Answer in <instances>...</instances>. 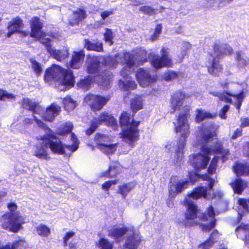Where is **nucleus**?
I'll return each mask as SVG.
<instances>
[{
	"label": "nucleus",
	"instance_id": "1",
	"mask_svg": "<svg viewBox=\"0 0 249 249\" xmlns=\"http://www.w3.org/2000/svg\"><path fill=\"white\" fill-rule=\"evenodd\" d=\"M37 141H42V143L36 146V149L33 155L39 159L50 160L51 157L48 153V149H50L54 154H66L65 149H67L71 153L74 152L78 148L77 144L71 145L65 144L61 140L53 134L42 135L36 139Z\"/></svg>",
	"mask_w": 249,
	"mask_h": 249
},
{
	"label": "nucleus",
	"instance_id": "2",
	"mask_svg": "<svg viewBox=\"0 0 249 249\" xmlns=\"http://www.w3.org/2000/svg\"><path fill=\"white\" fill-rule=\"evenodd\" d=\"M121 127H125L123 129L120 133V137L128 143L131 147H134L136 142L140 139V133L138 126L140 121L131 120L130 113L127 111H123L119 118Z\"/></svg>",
	"mask_w": 249,
	"mask_h": 249
},
{
	"label": "nucleus",
	"instance_id": "3",
	"mask_svg": "<svg viewBox=\"0 0 249 249\" xmlns=\"http://www.w3.org/2000/svg\"><path fill=\"white\" fill-rule=\"evenodd\" d=\"M183 111L179 113L177 119V125H176L174 130L176 133H180L182 140H178V147L176 151L177 161H181L183 155V149L185 143L186 139L190 134L189 124L187 123L188 118L190 117V111L191 107L186 105L182 108Z\"/></svg>",
	"mask_w": 249,
	"mask_h": 249
},
{
	"label": "nucleus",
	"instance_id": "4",
	"mask_svg": "<svg viewBox=\"0 0 249 249\" xmlns=\"http://www.w3.org/2000/svg\"><path fill=\"white\" fill-rule=\"evenodd\" d=\"M44 77L46 82H59L60 85L68 88L73 87L75 84L72 71L56 64L46 70Z\"/></svg>",
	"mask_w": 249,
	"mask_h": 249
},
{
	"label": "nucleus",
	"instance_id": "5",
	"mask_svg": "<svg viewBox=\"0 0 249 249\" xmlns=\"http://www.w3.org/2000/svg\"><path fill=\"white\" fill-rule=\"evenodd\" d=\"M7 208L10 212L4 213L1 218L2 227L13 232H17L22 228V225L25 223V218L16 212V203H8Z\"/></svg>",
	"mask_w": 249,
	"mask_h": 249
},
{
	"label": "nucleus",
	"instance_id": "6",
	"mask_svg": "<svg viewBox=\"0 0 249 249\" xmlns=\"http://www.w3.org/2000/svg\"><path fill=\"white\" fill-rule=\"evenodd\" d=\"M117 64V61L110 56L105 57L102 63L97 58L92 59L87 66V72L106 79L110 75L108 70L115 68Z\"/></svg>",
	"mask_w": 249,
	"mask_h": 249
},
{
	"label": "nucleus",
	"instance_id": "7",
	"mask_svg": "<svg viewBox=\"0 0 249 249\" xmlns=\"http://www.w3.org/2000/svg\"><path fill=\"white\" fill-rule=\"evenodd\" d=\"M199 174L190 171L188 173V179L185 180H178L177 176H172L169 182L168 196L172 199L182 193L188 187L189 182L194 184L199 179Z\"/></svg>",
	"mask_w": 249,
	"mask_h": 249
},
{
	"label": "nucleus",
	"instance_id": "8",
	"mask_svg": "<svg viewBox=\"0 0 249 249\" xmlns=\"http://www.w3.org/2000/svg\"><path fill=\"white\" fill-rule=\"evenodd\" d=\"M150 57V63L156 70L162 68H170L173 66L172 59L170 57L168 49L163 47L160 50V56L153 53Z\"/></svg>",
	"mask_w": 249,
	"mask_h": 249
},
{
	"label": "nucleus",
	"instance_id": "9",
	"mask_svg": "<svg viewBox=\"0 0 249 249\" xmlns=\"http://www.w3.org/2000/svg\"><path fill=\"white\" fill-rule=\"evenodd\" d=\"M201 151L203 154H193L190 156V162L196 170L205 169L210 160L209 156L212 153L211 149L204 146L202 147Z\"/></svg>",
	"mask_w": 249,
	"mask_h": 249
},
{
	"label": "nucleus",
	"instance_id": "10",
	"mask_svg": "<svg viewBox=\"0 0 249 249\" xmlns=\"http://www.w3.org/2000/svg\"><path fill=\"white\" fill-rule=\"evenodd\" d=\"M135 77L139 85L144 88L155 83L158 79L157 75H151L149 71L143 68H139L137 70Z\"/></svg>",
	"mask_w": 249,
	"mask_h": 249
},
{
	"label": "nucleus",
	"instance_id": "11",
	"mask_svg": "<svg viewBox=\"0 0 249 249\" xmlns=\"http://www.w3.org/2000/svg\"><path fill=\"white\" fill-rule=\"evenodd\" d=\"M239 86L238 85L231 84L229 87L231 89L229 91L224 90L226 94H221L220 95H219V99L227 103H231V99L230 97L232 96L236 101L235 103L236 108L240 109L244 99L243 89H242L239 92H236L232 89L233 87Z\"/></svg>",
	"mask_w": 249,
	"mask_h": 249
},
{
	"label": "nucleus",
	"instance_id": "12",
	"mask_svg": "<svg viewBox=\"0 0 249 249\" xmlns=\"http://www.w3.org/2000/svg\"><path fill=\"white\" fill-rule=\"evenodd\" d=\"M215 215L214 209L211 205L208 208L206 213H202L201 215L198 216L199 220L201 221H210L208 223L199 224L203 231H209L215 227L216 219Z\"/></svg>",
	"mask_w": 249,
	"mask_h": 249
},
{
	"label": "nucleus",
	"instance_id": "13",
	"mask_svg": "<svg viewBox=\"0 0 249 249\" xmlns=\"http://www.w3.org/2000/svg\"><path fill=\"white\" fill-rule=\"evenodd\" d=\"M110 99V97L109 96H105L92 94H89L85 97V100L86 102H90L89 105L93 111L101 110Z\"/></svg>",
	"mask_w": 249,
	"mask_h": 249
},
{
	"label": "nucleus",
	"instance_id": "14",
	"mask_svg": "<svg viewBox=\"0 0 249 249\" xmlns=\"http://www.w3.org/2000/svg\"><path fill=\"white\" fill-rule=\"evenodd\" d=\"M31 32L29 35L31 37L40 39L46 36L45 32L42 31L43 27V22L38 17H33L30 20Z\"/></svg>",
	"mask_w": 249,
	"mask_h": 249
},
{
	"label": "nucleus",
	"instance_id": "15",
	"mask_svg": "<svg viewBox=\"0 0 249 249\" xmlns=\"http://www.w3.org/2000/svg\"><path fill=\"white\" fill-rule=\"evenodd\" d=\"M184 204L187 208L184 214L186 220L184 222V226L188 227L196 225L197 222H189L188 220H193L197 218L198 213L197 205L195 203H184Z\"/></svg>",
	"mask_w": 249,
	"mask_h": 249
},
{
	"label": "nucleus",
	"instance_id": "16",
	"mask_svg": "<svg viewBox=\"0 0 249 249\" xmlns=\"http://www.w3.org/2000/svg\"><path fill=\"white\" fill-rule=\"evenodd\" d=\"M99 125L103 124L114 128L118 127V123L114 116L108 112L104 111L101 112L98 118L94 117Z\"/></svg>",
	"mask_w": 249,
	"mask_h": 249
},
{
	"label": "nucleus",
	"instance_id": "17",
	"mask_svg": "<svg viewBox=\"0 0 249 249\" xmlns=\"http://www.w3.org/2000/svg\"><path fill=\"white\" fill-rule=\"evenodd\" d=\"M185 97V94L179 90L176 91L173 94L170 100V107L173 110L171 112V113H174L176 111L180 109Z\"/></svg>",
	"mask_w": 249,
	"mask_h": 249
},
{
	"label": "nucleus",
	"instance_id": "18",
	"mask_svg": "<svg viewBox=\"0 0 249 249\" xmlns=\"http://www.w3.org/2000/svg\"><path fill=\"white\" fill-rule=\"evenodd\" d=\"M87 17L86 11L78 8L73 11L68 19L69 24L71 26H77Z\"/></svg>",
	"mask_w": 249,
	"mask_h": 249
},
{
	"label": "nucleus",
	"instance_id": "19",
	"mask_svg": "<svg viewBox=\"0 0 249 249\" xmlns=\"http://www.w3.org/2000/svg\"><path fill=\"white\" fill-rule=\"evenodd\" d=\"M60 111L61 107L53 103L46 108L42 117L45 121L52 122L55 118L59 114Z\"/></svg>",
	"mask_w": 249,
	"mask_h": 249
},
{
	"label": "nucleus",
	"instance_id": "20",
	"mask_svg": "<svg viewBox=\"0 0 249 249\" xmlns=\"http://www.w3.org/2000/svg\"><path fill=\"white\" fill-rule=\"evenodd\" d=\"M122 166L118 161H113L111 163L108 169L103 172L101 177L107 178H114L122 171Z\"/></svg>",
	"mask_w": 249,
	"mask_h": 249
},
{
	"label": "nucleus",
	"instance_id": "21",
	"mask_svg": "<svg viewBox=\"0 0 249 249\" xmlns=\"http://www.w3.org/2000/svg\"><path fill=\"white\" fill-rule=\"evenodd\" d=\"M21 106L23 108L28 109L33 114H39L43 109L38 102L33 101L32 99L25 98L22 100Z\"/></svg>",
	"mask_w": 249,
	"mask_h": 249
},
{
	"label": "nucleus",
	"instance_id": "22",
	"mask_svg": "<svg viewBox=\"0 0 249 249\" xmlns=\"http://www.w3.org/2000/svg\"><path fill=\"white\" fill-rule=\"evenodd\" d=\"M128 231V228L125 226L113 227L108 230L107 236L113 239L116 242L119 243Z\"/></svg>",
	"mask_w": 249,
	"mask_h": 249
},
{
	"label": "nucleus",
	"instance_id": "23",
	"mask_svg": "<svg viewBox=\"0 0 249 249\" xmlns=\"http://www.w3.org/2000/svg\"><path fill=\"white\" fill-rule=\"evenodd\" d=\"M123 59L126 64V66L121 70L120 73L124 78H126L128 77L130 73V71L127 70L126 67L130 69L134 66V55L129 52L125 53L123 55Z\"/></svg>",
	"mask_w": 249,
	"mask_h": 249
},
{
	"label": "nucleus",
	"instance_id": "24",
	"mask_svg": "<svg viewBox=\"0 0 249 249\" xmlns=\"http://www.w3.org/2000/svg\"><path fill=\"white\" fill-rule=\"evenodd\" d=\"M141 241L139 235L133 233L127 236L123 248L124 249H138Z\"/></svg>",
	"mask_w": 249,
	"mask_h": 249
},
{
	"label": "nucleus",
	"instance_id": "25",
	"mask_svg": "<svg viewBox=\"0 0 249 249\" xmlns=\"http://www.w3.org/2000/svg\"><path fill=\"white\" fill-rule=\"evenodd\" d=\"M85 56V53L82 51L74 52L70 63L71 68L74 69H78L81 67Z\"/></svg>",
	"mask_w": 249,
	"mask_h": 249
},
{
	"label": "nucleus",
	"instance_id": "26",
	"mask_svg": "<svg viewBox=\"0 0 249 249\" xmlns=\"http://www.w3.org/2000/svg\"><path fill=\"white\" fill-rule=\"evenodd\" d=\"M237 236L245 240V244L249 248V225L241 224L236 229Z\"/></svg>",
	"mask_w": 249,
	"mask_h": 249
},
{
	"label": "nucleus",
	"instance_id": "27",
	"mask_svg": "<svg viewBox=\"0 0 249 249\" xmlns=\"http://www.w3.org/2000/svg\"><path fill=\"white\" fill-rule=\"evenodd\" d=\"M136 186L134 181L124 182L119 185L117 193L121 195L122 197L125 199L127 195L134 189Z\"/></svg>",
	"mask_w": 249,
	"mask_h": 249
},
{
	"label": "nucleus",
	"instance_id": "28",
	"mask_svg": "<svg viewBox=\"0 0 249 249\" xmlns=\"http://www.w3.org/2000/svg\"><path fill=\"white\" fill-rule=\"evenodd\" d=\"M84 47L88 51H93L97 52L104 51L103 44L101 41L91 42L89 39H84Z\"/></svg>",
	"mask_w": 249,
	"mask_h": 249
},
{
	"label": "nucleus",
	"instance_id": "29",
	"mask_svg": "<svg viewBox=\"0 0 249 249\" xmlns=\"http://www.w3.org/2000/svg\"><path fill=\"white\" fill-rule=\"evenodd\" d=\"M23 27V20L19 16H17L8 22L7 29L12 30V33H17Z\"/></svg>",
	"mask_w": 249,
	"mask_h": 249
},
{
	"label": "nucleus",
	"instance_id": "30",
	"mask_svg": "<svg viewBox=\"0 0 249 249\" xmlns=\"http://www.w3.org/2000/svg\"><path fill=\"white\" fill-rule=\"evenodd\" d=\"M235 55V60L238 68H244L249 64V58L244 52L237 51Z\"/></svg>",
	"mask_w": 249,
	"mask_h": 249
},
{
	"label": "nucleus",
	"instance_id": "31",
	"mask_svg": "<svg viewBox=\"0 0 249 249\" xmlns=\"http://www.w3.org/2000/svg\"><path fill=\"white\" fill-rule=\"evenodd\" d=\"M196 112L195 121L197 123H200L207 119H213L216 117L215 115L209 112L203 111L201 109H196Z\"/></svg>",
	"mask_w": 249,
	"mask_h": 249
},
{
	"label": "nucleus",
	"instance_id": "32",
	"mask_svg": "<svg viewBox=\"0 0 249 249\" xmlns=\"http://www.w3.org/2000/svg\"><path fill=\"white\" fill-rule=\"evenodd\" d=\"M130 107L134 114L142 109L143 107V104L141 97L137 95L132 98L130 101Z\"/></svg>",
	"mask_w": 249,
	"mask_h": 249
},
{
	"label": "nucleus",
	"instance_id": "33",
	"mask_svg": "<svg viewBox=\"0 0 249 249\" xmlns=\"http://www.w3.org/2000/svg\"><path fill=\"white\" fill-rule=\"evenodd\" d=\"M217 232L216 230H214L206 240L198 245V248L199 249H209L212 248L215 242L214 235L216 234Z\"/></svg>",
	"mask_w": 249,
	"mask_h": 249
},
{
	"label": "nucleus",
	"instance_id": "34",
	"mask_svg": "<svg viewBox=\"0 0 249 249\" xmlns=\"http://www.w3.org/2000/svg\"><path fill=\"white\" fill-rule=\"evenodd\" d=\"M233 209L237 211L238 213V220L240 221L244 214L249 212L248 203H235Z\"/></svg>",
	"mask_w": 249,
	"mask_h": 249
},
{
	"label": "nucleus",
	"instance_id": "35",
	"mask_svg": "<svg viewBox=\"0 0 249 249\" xmlns=\"http://www.w3.org/2000/svg\"><path fill=\"white\" fill-rule=\"evenodd\" d=\"M233 170L237 176L248 175L249 174V164L237 163L233 166Z\"/></svg>",
	"mask_w": 249,
	"mask_h": 249
},
{
	"label": "nucleus",
	"instance_id": "36",
	"mask_svg": "<svg viewBox=\"0 0 249 249\" xmlns=\"http://www.w3.org/2000/svg\"><path fill=\"white\" fill-rule=\"evenodd\" d=\"M189 196L194 199H197L201 197L206 198L207 190L204 187H196L189 194Z\"/></svg>",
	"mask_w": 249,
	"mask_h": 249
},
{
	"label": "nucleus",
	"instance_id": "37",
	"mask_svg": "<svg viewBox=\"0 0 249 249\" xmlns=\"http://www.w3.org/2000/svg\"><path fill=\"white\" fill-rule=\"evenodd\" d=\"M92 81V77L90 75H87L79 80L77 83V86L79 88L87 90L89 89Z\"/></svg>",
	"mask_w": 249,
	"mask_h": 249
},
{
	"label": "nucleus",
	"instance_id": "38",
	"mask_svg": "<svg viewBox=\"0 0 249 249\" xmlns=\"http://www.w3.org/2000/svg\"><path fill=\"white\" fill-rule=\"evenodd\" d=\"M96 246L100 249H113L114 242L110 241L107 238L102 237L99 239L96 243Z\"/></svg>",
	"mask_w": 249,
	"mask_h": 249
},
{
	"label": "nucleus",
	"instance_id": "39",
	"mask_svg": "<svg viewBox=\"0 0 249 249\" xmlns=\"http://www.w3.org/2000/svg\"><path fill=\"white\" fill-rule=\"evenodd\" d=\"M63 104L64 109L67 111L73 110L76 106V103L70 96H66L63 99Z\"/></svg>",
	"mask_w": 249,
	"mask_h": 249
},
{
	"label": "nucleus",
	"instance_id": "40",
	"mask_svg": "<svg viewBox=\"0 0 249 249\" xmlns=\"http://www.w3.org/2000/svg\"><path fill=\"white\" fill-rule=\"evenodd\" d=\"M97 147L107 155L112 154L115 151V144L98 143Z\"/></svg>",
	"mask_w": 249,
	"mask_h": 249
},
{
	"label": "nucleus",
	"instance_id": "41",
	"mask_svg": "<svg viewBox=\"0 0 249 249\" xmlns=\"http://www.w3.org/2000/svg\"><path fill=\"white\" fill-rule=\"evenodd\" d=\"M232 189L237 194H241L246 187V183L242 180L236 179L232 184Z\"/></svg>",
	"mask_w": 249,
	"mask_h": 249
},
{
	"label": "nucleus",
	"instance_id": "42",
	"mask_svg": "<svg viewBox=\"0 0 249 249\" xmlns=\"http://www.w3.org/2000/svg\"><path fill=\"white\" fill-rule=\"evenodd\" d=\"M33 119L38 126L46 131V133L43 135H50L51 134H53L54 136H56V134L45 123L38 119L36 116L33 115Z\"/></svg>",
	"mask_w": 249,
	"mask_h": 249
},
{
	"label": "nucleus",
	"instance_id": "43",
	"mask_svg": "<svg viewBox=\"0 0 249 249\" xmlns=\"http://www.w3.org/2000/svg\"><path fill=\"white\" fill-rule=\"evenodd\" d=\"M33 119L38 126L46 131V133L43 135H50L51 134H53L54 136H56V134L45 123L38 119L36 116L33 115Z\"/></svg>",
	"mask_w": 249,
	"mask_h": 249
},
{
	"label": "nucleus",
	"instance_id": "44",
	"mask_svg": "<svg viewBox=\"0 0 249 249\" xmlns=\"http://www.w3.org/2000/svg\"><path fill=\"white\" fill-rule=\"evenodd\" d=\"M72 129V124L65 123L62 127L58 128V132L55 134L60 136H64L71 132Z\"/></svg>",
	"mask_w": 249,
	"mask_h": 249
},
{
	"label": "nucleus",
	"instance_id": "45",
	"mask_svg": "<svg viewBox=\"0 0 249 249\" xmlns=\"http://www.w3.org/2000/svg\"><path fill=\"white\" fill-rule=\"evenodd\" d=\"M56 60L61 61L69 56V53L64 50H55L51 55Z\"/></svg>",
	"mask_w": 249,
	"mask_h": 249
},
{
	"label": "nucleus",
	"instance_id": "46",
	"mask_svg": "<svg viewBox=\"0 0 249 249\" xmlns=\"http://www.w3.org/2000/svg\"><path fill=\"white\" fill-rule=\"evenodd\" d=\"M29 60L33 71L36 75L37 76H40L42 72V69L41 64L33 58H30Z\"/></svg>",
	"mask_w": 249,
	"mask_h": 249
},
{
	"label": "nucleus",
	"instance_id": "47",
	"mask_svg": "<svg viewBox=\"0 0 249 249\" xmlns=\"http://www.w3.org/2000/svg\"><path fill=\"white\" fill-rule=\"evenodd\" d=\"M232 53V48L227 44H222L219 46V59L220 55H227Z\"/></svg>",
	"mask_w": 249,
	"mask_h": 249
},
{
	"label": "nucleus",
	"instance_id": "48",
	"mask_svg": "<svg viewBox=\"0 0 249 249\" xmlns=\"http://www.w3.org/2000/svg\"><path fill=\"white\" fill-rule=\"evenodd\" d=\"M139 10L140 12L149 16L155 15L157 13L156 9L148 5L142 6L139 8Z\"/></svg>",
	"mask_w": 249,
	"mask_h": 249
},
{
	"label": "nucleus",
	"instance_id": "49",
	"mask_svg": "<svg viewBox=\"0 0 249 249\" xmlns=\"http://www.w3.org/2000/svg\"><path fill=\"white\" fill-rule=\"evenodd\" d=\"M36 231L38 235L43 237L48 236L51 232L50 228L44 224L39 225L36 228Z\"/></svg>",
	"mask_w": 249,
	"mask_h": 249
},
{
	"label": "nucleus",
	"instance_id": "50",
	"mask_svg": "<svg viewBox=\"0 0 249 249\" xmlns=\"http://www.w3.org/2000/svg\"><path fill=\"white\" fill-rule=\"evenodd\" d=\"M219 160L221 159L222 162L228 159L229 151L228 149L224 148L219 143Z\"/></svg>",
	"mask_w": 249,
	"mask_h": 249
},
{
	"label": "nucleus",
	"instance_id": "51",
	"mask_svg": "<svg viewBox=\"0 0 249 249\" xmlns=\"http://www.w3.org/2000/svg\"><path fill=\"white\" fill-rule=\"evenodd\" d=\"M122 84L124 90L128 91L134 90L137 88V85L135 81L129 79L126 81H122Z\"/></svg>",
	"mask_w": 249,
	"mask_h": 249
},
{
	"label": "nucleus",
	"instance_id": "52",
	"mask_svg": "<svg viewBox=\"0 0 249 249\" xmlns=\"http://www.w3.org/2000/svg\"><path fill=\"white\" fill-rule=\"evenodd\" d=\"M99 126L100 125L97 123L95 119L93 118L90 121L89 127H88L85 131L86 134L89 136L91 135L95 132Z\"/></svg>",
	"mask_w": 249,
	"mask_h": 249
},
{
	"label": "nucleus",
	"instance_id": "53",
	"mask_svg": "<svg viewBox=\"0 0 249 249\" xmlns=\"http://www.w3.org/2000/svg\"><path fill=\"white\" fill-rule=\"evenodd\" d=\"M104 36V40L105 42H108L110 45L113 44L114 36L111 29L108 28L106 29Z\"/></svg>",
	"mask_w": 249,
	"mask_h": 249
},
{
	"label": "nucleus",
	"instance_id": "54",
	"mask_svg": "<svg viewBox=\"0 0 249 249\" xmlns=\"http://www.w3.org/2000/svg\"><path fill=\"white\" fill-rule=\"evenodd\" d=\"M138 62L139 64L142 65L143 63L148 62V54L145 50H142L138 53Z\"/></svg>",
	"mask_w": 249,
	"mask_h": 249
},
{
	"label": "nucleus",
	"instance_id": "55",
	"mask_svg": "<svg viewBox=\"0 0 249 249\" xmlns=\"http://www.w3.org/2000/svg\"><path fill=\"white\" fill-rule=\"evenodd\" d=\"M180 72L174 71H169L164 74V78L166 81H171L176 79Z\"/></svg>",
	"mask_w": 249,
	"mask_h": 249
},
{
	"label": "nucleus",
	"instance_id": "56",
	"mask_svg": "<svg viewBox=\"0 0 249 249\" xmlns=\"http://www.w3.org/2000/svg\"><path fill=\"white\" fill-rule=\"evenodd\" d=\"M119 181L118 179L107 180L104 182L101 186L102 190L106 192H108L112 185H116Z\"/></svg>",
	"mask_w": 249,
	"mask_h": 249
},
{
	"label": "nucleus",
	"instance_id": "57",
	"mask_svg": "<svg viewBox=\"0 0 249 249\" xmlns=\"http://www.w3.org/2000/svg\"><path fill=\"white\" fill-rule=\"evenodd\" d=\"M161 30L162 24L161 23L157 24L154 29V33L150 36V39L152 41H154L157 39L160 34L161 33Z\"/></svg>",
	"mask_w": 249,
	"mask_h": 249
},
{
	"label": "nucleus",
	"instance_id": "58",
	"mask_svg": "<svg viewBox=\"0 0 249 249\" xmlns=\"http://www.w3.org/2000/svg\"><path fill=\"white\" fill-rule=\"evenodd\" d=\"M15 98V96L11 93H8L5 90L0 89V100L5 101L6 99H12Z\"/></svg>",
	"mask_w": 249,
	"mask_h": 249
},
{
	"label": "nucleus",
	"instance_id": "59",
	"mask_svg": "<svg viewBox=\"0 0 249 249\" xmlns=\"http://www.w3.org/2000/svg\"><path fill=\"white\" fill-rule=\"evenodd\" d=\"M51 41L52 40L50 38H45V41L41 42V43L45 46L46 51L50 54L51 55H52L54 51L55 50L52 48V44H51Z\"/></svg>",
	"mask_w": 249,
	"mask_h": 249
},
{
	"label": "nucleus",
	"instance_id": "60",
	"mask_svg": "<svg viewBox=\"0 0 249 249\" xmlns=\"http://www.w3.org/2000/svg\"><path fill=\"white\" fill-rule=\"evenodd\" d=\"M217 161L218 156H214L208 168V173L209 174L212 175L215 173Z\"/></svg>",
	"mask_w": 249,
	"mask_h": 249
},
{
	"label": "nucleus",
	"instance_id": "61",
	"mask_svg": "<svg viewBox=\"0 0 249 249\" xmlns=\"http://www.w3.org/2000/svg\"><path fill=\"white\" fill-rule=\"evenodd\" d=\"M19 245V241H15L12 243H7L5 245L0 247V249H18Z\"/></svg>",
	"mask_w": 249,
	"mask_h": 249
},
{
	"label": "nucleus",
	"instance_id": "62",
	"mask_svg": "<svg viewBox=\"0 0 249 249\" xmlns=\"http://www.w3.org/2000/svg\"><path fill=\"white\" fill-rule=\"evenodd\" d=\"M75 234V232L73 231H69L65 233L63 238V245L64 247L68 246L69 239L74 236Z\"/></svg>",
	"mask_w": 249,
	"mask_h": 249
},
{
	"label": "nucleus",
	"instance_id": "63",
	"mask_svg": "<svg viewBox=\"0 0 249 249\" xmlns=\"http://www.w3.org/2000/svg\"><path fill=\"white\" fill-rule=\"evenodd\" d=\"M208 70L210 74L214 75L216 74L218 70L215 58L213 60L211 66L208 68Z\"/></svg>",
	"mask_w": 249,
	"mask_h": 249
},
{
	"label": "nucleus",
	"instance_id": "64",
	"mask_svg": "<svg viewBox=\"0 0 249 249\" xmlns=\"http://www.w3.org/2000/svg\"><path fill=\"white\" fill-rule=\"evenodd\" d=\"M230 108V106L229 105H226L225 106L220 110V112L219 113V116L223 119H226L227 118V116L226 115V112L228 111V110Z\"/></svg>",
	"mask_w": 249,
	"mask_h": 249
}]
</instances>
